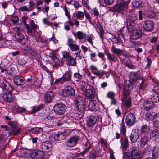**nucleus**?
<instances>
[{"label":"nucleus","instance_id":"obj_1","mask_svg":"<svg viewBox=\"0 0 159 159\" xmlns=\"http://www.w3.org/2000/svg\"><path fill=\"white\" fill-rule=\"evenodd\" d=\"M130 85L129 84H125L123 86L122 96L121 99L123 104L128 107L131 105L130 93Z\"/></svg>","mask_w":159,"mask_h":159},{"label":"nucleus","instance_id":"obj_2","mask_svg":"<svg viewBox=\"0 0 159 159\" xmlns=\"http://www.w3.org/2000/svg\"><path fill=\"white\" fill-rule=\"evenodd\" d=\"M74 36L75 37H76L80 40L84 39V40L82 43L88 42L93 46V40L94 38L92 35L90 36L87 35L85 33L80 31H78L76 32V34Z\"/></svg>","mask_w":159,"mask_h":159},{"label":"nucleus","instance_id":"obj_3","mask_svg":"<svg viewBox=\"0 0 159 159\" xmlns=\"http://www.w3.org/2000/svg\"><path fill=\"white\" fill-rule=\"evenodd\" d=\"M63 57L66 60V63L69 66H74L76 65V61L75 58L73 57L69 53L66 51L63 52Z\"/></svg>","mask_w":159,"mask_h":159},{"label":"nucleus","instance_id":"obj_4","mask_svg":"<svg viewBox=\"0 0 159 159\" xmlns=\"http://www.w3.org/2000/svg\"><path fill=\"white\" fill-rule=\"evenodd\" d=\"M71 72L70 71H66L63 74L61 78L56 79L55 83L62 84L64 82L70 81L71 80Z\"/></svg>","mask_w":159,"mask_h":159},{"label":"nucleus","instance_id":"obj_5","mask_svg":"<svg viewBox=\"0 0 159 159\" xmlns=\"http://www.w3.org/2000/svg\"><path fill=\"white\" fill-rule=\"evenodd\" d=\"M15 37L18 42H21L25 38L23 29L19 27H16L14 29Z\"/></svg>","mask_w":159,"mask_h":159},{"label":"nucleus","instance_id":"obj_6","mask_svg":"<svg viewBox=\"0 0 159 159\" xmlns=\"http://www.w3.org/2000/svg\"><path fill=\"white\" fill-rule=\"evenodd\" d=\"M66 109V107L65 105L61 103L55 104L53 108V110L55 113L58 115L63 114L65 112Z\"/></svg>","mask_w":159,"mask_h":159},{"label":"nucleus","instance_id":"obj_7","mask_svg":"<svg viewBox=\"0 0 159 159\" xmlns=\"http://www.w3.org/2000/svg\"><path fill=\"white\" fill-rule=\"evenodd\" d=\"M66 134L65 132H58L57 134H52L50 137V140L52 141H61L64 140L66 137Z\"/></svg>","mask_w":159,"mask_h":159},{"label":"nucleus","instance_id":"obj_8","mask_svg":"<svg viewBox=\"0 0 159 159\" xmlns=\"http://www.w3.org/2000/svg\"><path fill=\"white\" fill-rule=\"evenodd\" d=\"M75 93L74 88L70 86H67L63 90L62 95L65 97H69L74 96Z\"/></svg>","mask_w":159,"mask_h":159},{"label":"nucleus","instance_id":"obj_9","mask_svg":"<svg viewBox=\"0 0 159 159\" xmlns=\"http://www.w3.org/2000/svg\"><path fill=\"white\" fill-rule=\"evenodd\" d=\"M128 3L122 1L114 6L113 8L115 11H121L126 10L128 8Z\"/></svg>","mask_w":159,"mask_h":159},{"label":"nucleus","instance_id":"obj_10","mask_svg":"<svg viewBox=\"0 0 159 159\" xmlns=\"http://www.w3.org/2000/svg\"><path fill=\"white\" fill-rule=\"evenodd\" d=\"M142 25L144 30L148 32L152 30L154 26L153 22L150 20H147L142 22Z\"/></svg>","mask_w":159,"mask_h":159},{"label":"nucleus","instance_id":"obj_11","mask_svg":"<svg viewBox=\"0 0 159 159\" xmlns=\"http://www.w3.org/2000/svg\"><path fill=\"white\" fill-rule=\"evenodd\" d=\"M0 83L1 84L2 88L5 90H7L9 92L12 91L13 90L12 87L2 77L0 78Z\"/></svg>","mask_w":159,"mask_h":159},{"label":"nucleus","instance_id":"obj_12","mask_svg":"<svg viewBox=\"0 0 159 159\" xmlns=\"http://www.w3.org/2000/svg\"><path fill=\"white\" fill-rule=\"evenodd\" d=\"M75 42L71 38H68L67 41V44L68 47L73 51H78L80 48L79 45L75 44Z\"/></svg>","mask_w":159,"mask_h":159},{"label":"nucleus","instance_id":"obj_13","mask_svg":"<svg viewBox=\"0 0 159 159\" xmlns=\"http://www.w3.org/2000/svg\"><path fill=\"white\" fill-rule=\"evenodd\" d=\"M79 137L75 135L70 137L66 143V145L69 147H72L75 146L77 143Z\"/></svg>","mask_w":159,"mask_h":159},{"label":"nucleus","instance_id":"obj_14","mask_svg":"<svg viewBox=\"0 0 159 159\" xmlns=\"http://www.w3.org/2000/svg\"><path fill=\"white\" fill-rule=\"evenodd\" d=\"M135 116L133 113H129L126 116L125 119L126 124L129 126L133 125L135 123Z\"/></svg>","mask_w":159,"mask_h":159},{"label":"nucleus","instance_id":"obj_15","mask_svg":"<svg viewBox=\"0 0 159 159\" xmlns=\"http://www.w3.org/2000/svg\"><path fill=\"white\" fill-rule=\"evenodd\" d=\"M44 154L43 151L38 150L32 152L30 156L33 159H44Z\"/></svg>","mask_w":159,"mask_h":159},{"label":"nucleus","instance_id":"obj_16","mask_svg":"<svg viewBox=\"0 0 159 159\" xmlns=\"http://www.w3.org/2000/svg\"><path fill=\"white\" fill-rule=\"evenodd\" d=\"M40 147L43 151L48 152L52 149V144L49 141H46L42 143Z\"/></svg>","mask_w":159,"mask_h":159},{"label":"nucleus","instance_id":"obj_17","mask_svg":"<svg viewBox=\"0 0 159 159\" xmlns=\"http://www.w3.org/2000/svg\"><path fill=\"white\" fill-rule=\"evenodd\" d=\"M89 108L92 111H96L100 109L99 106L96 101L93 100L90 101L89 104Z\"/></svg>","mask_w":159,"mask_h":159},{"label":"nucleus","instance_id":"obj_18","mask_svg":"<svg viewBox=\"0 0 159 159\" xmlns=\"http://www.w3.org/2000/svg\"><path fill=\"white\" fill-rule=\"evenodd\" d=\"M97 121L96 116H91L88 117L87 120V125L89 127H92L94 125Z\"/></svg>","mask_w":159,"mask_h":159},{"label":"nucleus","instance_id":"obj_19","mask_svg":"<svg viewBox=\"0 0 159 159\" xmlns=\"http://www.w3.org/2000/svg\"><path fill=\"white\" fill-rule=\"evenodd\" d=\"M11 93L12 91L5 92L2 96L3 99L8 102H12L13 100V96Z\"/></svg>","mask_w":159,"mask_h":159},{"label":"nucleus","instance_id":"obj_20","mask_svg":"<svg viewBox=\"0 0 159 159\" xmlns=\"http://www.w3.org/2000/svg\"><path fill=\"white\" fill-rule=\"evenodd\" d=\"M131 156L133 159H141L140 152L135 147H133L131 151Z\"/></svg>","mask_w":159,"mask_h":159},{"label":"nucleus","instance_id":"obj_21","mask_svg":"<svg viewBox=\"0 0 159 159\" xmlns=\"http://www.w3.org/2000/svg\"><path fill=\"white\" fill-rule=\"evenodd\" d=\"M120 142L123 151L125 152L128 145V139L126 136H124L122 137Z\"/></svg>","mask_w":159,"mask_h":159},{"label":"nucleus","instance_id":"obj_22","mask_svg":"<svg viewBox=\"0 0 159 159\" xmlns=\"http://www.w3.org/2000/svg\"><path fill=\"white\" fill-rule=\"evenodd\" d=\"M80 103V104L75 105V106L77 108L78 113L80 116L79 117L81 118L82 117L83 114L85 105L84 102H81Z\"/></svg>","mask_w":159,"mask_h":159},{"label":"nucleus","instance_id":"obj_23","mask_svg":"<svg viewBox=\"0 0 159 159\" xmlns=\"http://www.w3.org/2000/svg\"><path fill=\"white\" fill-rule=\"evenodd\" d=\"M131 35V38L134 39H138L142 35V31L140 29L134 30Z\"/></svg>","mask_w":159,"mask_h":159},{"label":"nucleus","instance_id":"obj_24","mask_svg":"<svg viewBox=\"0 0 159 159\" xmlns=\"http://www.w3.org/2000/svg\"><path fill=\"white\" fill-rule=\"evenodd\" d=\"M139 136V133L138 130H133L130 136V140L132 142H135L138 139Z\"/></svg>","mask_w":159,"mask_h":159},{"label":"nucleus","instance_id":"obj_25","mask_svg":"<svg viewBox=\"0 0 159 159\" xmlns=\"http://www.w3.org/2000/svg\"><path fill=\"white\" fill-rule=\"evenodd\" d=\"M145 116L147 120H152L157 117V113L155 112L148 111L145 114Z\"/></svg>","mask_w":159,"mask_h":159},{"label":"nucleus","instance_id":"obj_26","mask_svg":"<svg viewBox=\"0 0 159 159\" xmlns=\"http://www.w3.org/2000/svg\"><path fill=\"white\" fill-rule=\"evenodd\" d=\"M54 95V93L52 91H49L46 93L44 96L45 102L48 103L50 102L53 99Z\"/></svg>","mask_w":159,"mask_h":159},{"label":"nucleus","instance_id":"obj_27","mask_svg":"<svg viewBox=\"0 0 159 159\" xmlns=\"http://www.w3.org/2000/svg\"><path fill=\"white\" fill-rule=\"evenodd\" d=\"M154 105L152 102L150 101H145L143 104L144 108L146 110H148L153 108Z\"/></svg>","mask_w":159,"mask_h":159},{"label":"nucleus","instance_id":"obj_28","mask_svg":"<svg viewBox=\"0 0 159 159\" xmlns=\"http://www.w3.org/2000/svg\"><path fill=\"white\" fill-rule=\"evenodd\" d=\"M127 27L129 32H132L135 29L136 24L134 21L130 19L127 22Z\"/></svg>","mask_w":159,"mask_h":159},{"label":"nucleus","instance_id":"obj_29","mask_svg":"<svg viewBox=\"0 0 159 159\" xmlns=\"http://www.w3.org/2000/svg\"><path fill=\"white\" fill-rule=\"evenodd\" d=\"M95 92L93 89H89L86 90L85 93V96L89 99H93L95 97Z\"/></svg>","mask_w":159,"mask_h":159},{"label":"nucleus","instance_id":"obj_30","mask_svg":"<svg viewBox=\"0 0 159 159\" xmlns=\"http://www.w3.org/2000/svg\"><path fill=\"white\" fill-rule=\"evenodd\" d=\"M13 80L15 84L18 85H22L24 83V79L21 76H16Z\"/></svg>","mask_w":159,"mask_h":159},{"label":"nucleus","instance_id":"obj_31","mask_svg":"<svg viewBox=\"0 0 159 159\" xmlns=\"http://www.w3.org/2000/svg\"><path fill=\"white\" fill-rule=\"evenodd\" d=\"M150 130V127L149 123L142 125L140 129V132L142 134H147Z\"/></svg>","mask_w":159,"mask_h":159},{"label":"nucleus","instance_id":"obj_32","mask_svg":"<svg viewBox=\"0 0 159 159\" xmlns=\"http://www.w3.org/2000/svg\"><path fill=\"white\" fill-rule=\"evenodd\" d=\"M49 57L54 61V67L56 68H58L60 66V60L55 55L53 54H50Z\"/></svg>","mask_w":159,"mask_h":159},{"label":"nucleus","instance_id":"obj_33","mask_svg":"<svg viewBox=\"0 0 159 159\" xmlns=\"http://www.w3.org/2000/svg\"><path fill=\"white\" fill-rule=\"evenodd\" d=\"M90 69L93 73L98 76L102 75L101 70H98L97 67L93 65H91L90 67Z\"/></svg>","mask_w":159,"mask_h":159},{"label":"nucleus","instance_id":"obj_34","mask_svg":"<svg viewBox=\"0 0 159 159\" xmlns=\"http://www.w3.org/2000/svg\"><path fill=\"white\" fill-rule=\"evenodd\" d=\"M139 79L142 80L139 84V88L142 90H144L148 85L146 82V79L143 76H141L139 77Z\"/></svg>","mask_w":159,"mask_h":159},{"label":"nucleus","instance_id":"obj_35","mask_svg":"<svg viewBox=\"0 0 159 159\" xmlns=\"http://www.w3.org/2000/svg\"><path fill=\"white\" fill-rule=\"evenodd\" d=\"M106 55L107 56V59L111 61V64H112V62H116L117 60V58L116 57L114 54H111L109 52H108Z\"/></svg>","mask_w":159,"mask_h":159},{"label":"nucleus","instance_id":"obj_36","mask_svg":"<svg viewBox=\"0 0 159 159\" xmlns=\"http://www.w3.org/2000/svg\"><path fill=\"white\" fill-rule=\"evenodd\" d=\"M159 148L155 146L152 150V159H157L159 157Z\"/></svg>","mask_w":159,"mask_h":159},{"label":"nucleus","instance_id":"obj_37","mask_svg":"<svg viewBox=\"0 0 159 159\" xmlns=\"http://www.w3.org/2000/svg\"><path fill=\"white\" fill-rule=\"evenodd\" d=\"M111 51L114 54H116L117 55H120L123 52V51L120 49L116 48L113 46L111 48Z\"/></svg>","mask_w":159,"mask_h":159},{"label":"nucleus","instance_id":"obj_38","mask_svg":"<svg viewBox=\"0 0 159 159\" xmlns=\"http://www.w3.org/2000/svg\"><path fill=\"white\" fill-rule=\"evenodd\" d=\"M111 120V118L109 116H106L104 119H102V122L103 123L104 125L105 126L109 125L110 123Z\"/></svg>","mask_w":159,"mask_h":159},{"label":"nucleus","instance_id":"obj_39","mask_svg":"<svg viewBox=\"0 0 159 159\" xmlns=\"http://www.w3.org/2000/svg\"><path fill=\"white\" fill-rule=\"evenodd\" d=\"M43 106L42 104H40L39 105L36 106H33L32 107V110L31 111V113H35L37 111H38L41 109H42Z\"/></svg>","mask_w":159,"mask_h":159},{"label":"nucleus","instance_id":"obj_40","mask_svg":"<svg viewBox=\"0 0 159 159\" xmlns=\"http://www.w3.org/2000/svg\"><path fill=\"white\" fill-rule=\"evenodd\" d=\"M150 136L152 139H157L159 136L158 131L157 130H154L150 133Z\"/></svg>","mask_w":159,"mask_h":159},{"label":"nucleus","instance_id":"obj_41","mask_svg":"<svg viewBox=\"0 0 159 159\" xmlns=\"http://www.w3.org/2000/svg\"><path fill=\"white\" fill-rule=\"evenodd\" d=\"M84 12L81 11H77L76 12L75 16L77 19L81 20L84 18Z\"/></svg>","mask_w":159,"mask_h":159},{"label":"nucleus","instance_id":"obj_42","mask_svg":"<svg viewBox=\"0 0 159 159\" xmlns=\"http://www.w3.org/2000/svg\"><path fill=\"white\" fill-rule=\"evenodd\" d=\"M130 79L133 81H135L139 79V77H138L136 73L132 72L130 73L129 75Z\"/></svg>","mask_w":159,"mask_h":159},{"label":"nucleus","instance_id":"obj_43","mask_svg":"<svg viewBox=\"0 0 159 159\" xmlns=\"http://www.w3.org/2000/svg\"><path fill=\"white\" fill-rule=\"evenodd\" d=\"M120 130L123 136H126V129L125 125L124 123H122L120 125Z\"/></svg>","mask_w":159,"mask_h":159},{"label":"nucleus","instance_id":"obj_44","mask_svg":"<svg viewBox=\"0 0 159 159\" xmlns=\"http://www.w3.org/2000/svg\"><path fill=\"white\" fill-rule=\"evenodd\" d=\"M152 101L157 102H159V93H155L151 98Z\"/></svg>","mask_w":159,"mask_h":159},{"label":"nucleus","instance_id":"obj_45","mask_svg":"<svg viewBox=\"0 0 159 159\" xmlns=\"http://www.w3.org/2000/svg\"><path fill=\"white\" fill-rule=\"evenodd\" d=\"M97 27L100 32V37L102 39H103L104 34V31L103 30V27L100 25H99L97 26Z\"/></svg>","mask_w":159,"mask_h":159},{"label":"nucleus","instance_id":"obj_46","mask_svg":"<svg viewBox=\"0 0 159 159\" xmlns=\"http://www.w3.org/2000/svg\"><path fill=\"white\" fill-rule=\"evenodd\" d=\"M83 98L80 96L76 97L75 99V105L80 104L81 102H83Z\"/></svg>","mask_w":159,"mask_h":159},{"label":"nucleus","instance_id":"obj_47","mask_svg":"<svg viewBox=\"0 0 159 159\" xmlns=\"http://www.w3.org/2000/svg\"><path fill=\"white\" fill-rule=\"evenodd\" d=\"M42 131V129L40 127H36L34 128L32 132L35 134H38V133L41 132Z\"/></svg>","mask_w":159,"mask_h":159},{"label":"nucleus","instance_id":"obj_48","mask_svg":"<svg viewBox=\"0 0 159 159\" xmlns=\"http://www.w3.org/2000/svg\"><path fill=\"white\" fill-rule=\"evenodd\" d=\"M74 77L77 79L76 80L77 81H78L79 80H81L82 78V75L78 73H75L74 74Z\"/></svg>","mask_w":159,"mask_h":159},{"label":"nucleus","instance_id":"obj_49","mask_svg":"<svg viewBox=\"0 0 159 159\" xmlns=\"http://www.w3.org/2000/svg\"><path fill=\"white\" fill-rule=\"evenodd\" d=\"M20 129L19 128L16 130H11L9 132V134L10 135H18L20 133Z\"/></svg>","mask_w":159,"mask_h":159},{"label":"nucleus","instance_id":"obj_50","mask_svg":"<svg viewBox=\"0 0 159 159\" xmlns=\"http://www.w3.org/2000/svg\"><path fill=\"white\" fill-rule=\"evenodd\" d=\"M73 5L75 9H78L80 7V4L77 0H74Z\"/></svg>","mask_w":159,"mask_h":159},{"label":"nucleus","instance_id":"obj_51","mask_svg":"<svg viewBox=\"0 0 159 159\" xmlns=\"http://www.w3.org/2000/svg\"><path fill=\"white\" fill-rule=\"evenodd\" d=\"M132 4L135 7H139L141 5V3L137 0H134L132 2Z\"/></svg>","mask_w":159,"mask_h":159},{"label":"nucleus","instance_id":"obj_52","mask_svg":"<svg viewBox=\"0 0 159 159\" xmlns=\"http://www.w3.org/2000/svg\"><path fill=\"white\" fill-rule=\"evenodd\" d=\"M148 141L147 138L146 137L144 136L142 138L140 139V143L142 144L143 145H145Z\"/></svg>","mask_w":159,"mask_h":159},{"label":"nucleus","instance_id":"obj_53","mask_svg":"<svg viewBox=\"0 0 159 159\" xmlns=\"http://www.w3.org/2000/svg\"><path fill=\"white\" fill-rule=\"evenodd\" d=\"M29 7L28 8H29L30 11H31L34 8V6L35 5V3H34L32 1L30 0L29 1Z\"/></svg>","mask_w":159,"mask_h":159},{"label":"nucleus","instance_id":"obj_54","mask_svg":"<svg viewBox=\"0 0 159 159\" xmlns=\"http://www.w3.org/2000/svg\"><path fill=\"white\" fill-rule=\"evenodd\" d=\"M11 20L14 24L17 23L18 21V18L17 16H12L11 19Z\"/></svg>","mask_w":159,"mask_h":159},{"label":"nucleus","instance_id":"obj_55","mask_svg":"<svg viewBox=\"0 0 159 159\" xmlns=\"http://www.w3.org/2000/svg\"><path fill=\"white\" fill-rule=\"evenodd\" d=\"M82 5L86 8H89V5H88V0H82Z\"/></svg>","mask_w":159,"mask_h":159},{"label":"nucleus","instance_id":"obj_56","mask_svg":"<svg viewBox=\"0 0 159 159\" xmlns=\"http://www.w3.org/2000/svg\"><path fill=\"white\" fill-rule=\"evenodd\" d=\"M25 26L26 27V29L27 31V33L28 34H31L32 33V29L28 24Z\"/></svg>","mask_w":159,"mask_h":159},{"label":"nucleus","instance_id":"obj_57","mask_svg":"<svg viewBox=\"0 0 159 159\" xmlns=\"http://www.w3.org/2000/svg\"><path fill=\"white\" fill-rule=\"evenodd\" d=\"M20 10L21 11H30V10L28 7H27L26 6H25L23 7H21L20 9Z\"/></svg>","mask_w":159,"mask_h":159},{"label":"nucleus","instance_id":"obj_58","mask_svg":"<svg viewBox=\"0 0 159 159\" xmlns=\"http://www.w3.org/2000/svg\"><path fill=\"white\" fill-rule=\"evenodd\" d=\"M101 72H102V75L101 76H99V77L100 78H101L104 75H105V76L107 78H108L110 76V74L108 72L103 71L102 70H101Z\"/></svg>","mask_w":159,"mask_h":159},{"label":"nucleus","instance_id":"obj_59","mask_svg":"<svg viewBox=\"0 0 159 159\" xmlns=\"http://www.w3.org/2000/svg\"><path fill=\"white\" fill-rule=\"evenodd\" d=\"M115 0H104V3L107 5H111L113 3Z\"/></svg>","mask_w":159,"mask_h":159},{"label":"nucleus","instance_id":"obj_60","mask_svg":"<svg viewBox=\"0 0 159 159\" xmlns=\"http://www.w3.org/2000/svg\"><path fill=\"white\" fill-rule=\"evenodd\" d=\"M92 11L93 12L94 15L95 16H98L99 15V13L96 7L93 8Z\"/></svg>","mask_w":159,"mask_h":159},{"label":"nucleus","instance_id":"obj_61","mask_svg":"<svg viewBox=\"0 0 159 159\" xmlns=\"http://www.w3.org/2000/svg\"><path fill=\"white\" fill-rule=\"evenodd\" d=\"M96 56V54L95 52H93L91 53L90 54V57L91 59L93 61H95L94 58Z\"/></svg>","mask_w":159,"mask_h":159},{"label":"nucleus","instance_id":"obj_62","mask_svg":"<svg viewBox=\"0 0 159 159\" xmlns=\"http://www.w3.org/2000/svg\"><path fill=\"white\" fill-rule=\"evenodd\" d=\"M32 56L34 57H37L38 54L33 49H31L29 53Z\"/></svg>","mask_w":159,"mask_h":159},{"label":"nucleus","instance_id":"obj_63","mask_svg":"<svg viewBox=\"0 0 159 159\" xmlns=\"http://www.w3.org/2000/svg\"><path fill=\"white\" fill-rule=\"evenodd\" d=\"M30 25L33 30H35L38 27L37 25L34 22L33 20L31 21L30 23Z\"/></svg>","mask_w":159,"mask_h":159},{"label":"nucleus","instance_id":"obj_64","mask_svg":"<svg viewBox=\"0 0 159 159\" xmlns=\"http://www.w3.org/2000/svg\"><path fill=\"white\" fill-rule=\"evenodd\" d=\"M153 126L155 128L159 129V121L155 120L153 122Z\"/></svg>","mask_w":159,"mask_h":159}]
</instances>
